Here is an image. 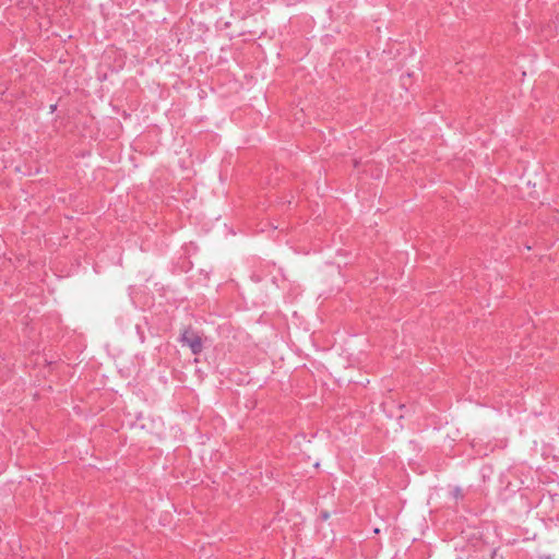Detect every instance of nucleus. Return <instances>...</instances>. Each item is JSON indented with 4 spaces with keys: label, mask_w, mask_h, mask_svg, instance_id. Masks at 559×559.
Wrapping results in <instances>:
<instances>
[{
    "label": "nucleus",
    "mask_w": 559,
    "mask_h": 559,
    "mask_svg": "<svg viewBox=\"0 0 559 559\" xmlns=\"http://www.w3.org/2000/svg\"><path fill=\"white\" fill-rule=\"evenodd\" d=\"M180 341L183 345H187L194 355L200 354L203 349L201 336L191 329H187L182 332Z\"/></svg>",
    "instance_id": "1"
},
{
    "label": "nucleus",
    "mask_w": 559,
    "mask_h": 559,
    "mask_svg": "<svg viewBox=\"0 0 559 559\" xmlns=\"http://www.w3.org/2000/svg\"><path fill=\"white\" fill-rule=\"evenodd\" d=\"M454 496H455L456 498L462 497L461 489L456 488V489L454 490Z\"/></svg>",
    "instance_id": "2"
}]
</instances>
